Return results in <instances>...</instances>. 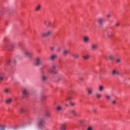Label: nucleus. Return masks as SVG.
<instances>
[{"instance_id":"obj_1","label":"nucleus","mask_w":130,"mask_h":130,"mask_svg":"<svg viewBox=\"0 0 130 130\" xmlns=\"http://www.w3.org/2000/svg\"><path fill=\"white\" fill-rule=\"evenodd\" d=\"M35 66H36V67H40V66H42V62H41V58L38 57L36 58Z\"/></svg>"},{"instance_id":"obj_2","label":"nucleus","mask_w":130,"mask_h":130,"mask_svg":"<svg viewBox=\"0 0 130 130\" xmlns=\"http://www.w3.org/2000/svg\"><path fill=\"white\" fill-rule=\"evenodd\" d=\"M51 34H52V31L50 30H47L45 32H43L42 33V35L43 37H49V36L51 35Z\"/></svg>"},{"instance_id":"obj_3","label":"nucleus","mask_w":130,"mask_h":130,"mask_svg":"<svg viewBox=\"0 0 130 130\" xmlns=\"http://www.w3.org/2000/svg\"><path fill=\"white\" fill-rule=\"evenodd\" d=\"M38 126L40 128H43L44 127V120L43 119H40L38 122Z\"/></svg>"},{"instance_id":"obj_4","label":"nucleus","mask_w":130,"mask_h":130,"mask_svg":"<svg viewBox=\"0 0 130 130\" xmlns=\"http://www.w3.org/2000/svg\"><path fill=\"white\" fill-rule=\"evenodd\" d=\"M104 21V17H100L98 20V23L100 26H103Z\"/></svg>"},{"instance_id":"obj_5","label":"nucleus","mask_w":130,"mask_h":130,"mask_svg":"<svg viewBox=\"0 0 130 130\" xmlns=\"http://www.w3.org/2000/svg\"><path fill=\"white\" fill-rule=\"evenodd\" d=\"M62 55L64 56L65 57L68 56L70 53V50L68 49H64L62 51Z\"/></svg>"},{"instance_id":"obj_6","label":"nucleus","mask_w":130,"mask_h":130,"mask_svg":"<svg viewBox=\"0 0 130 130\" xmlns=\"http://www.w3.org/2000/svg\"><path fill=\"white\" fill-rule=\"evenodd\" d=\"M22 94L24 97H29V92H28V89L27 88L23 89Z\"/></svg>"},{"instance_id":"obj_7","label":"nucleus","mask_w":130,"mask_h":130,"mask_svg":"<svg viewBox=\"0 0 130 130\" xmlns=\"http://www.w3.org/2000/svg\"><path fill=\"white\" fill-rule=\"evenodd\" d=\"M24 55L27 57H31V56H33V53L25 51H24Z\"/></svg>"},{"instance_id":"obj_8","label":"nucleus","mask_w":130,"mask_h":130,"mask_svg":"<svg viewBox=\"0 0 130 130\" xmlns=\"http://www.w3.org/2000/svg\"><path fill=\"white\" fill-rule=\"evenodd\" d=\"M94 93V89L92 87H89L87 89V94L88 95H92Z\"/></svg>"},{"instance_id":"obj_9","label":"nucleus","mask_w":130,"mask_h":130,"mask_svg":"<svg viewBox=\"0 0 130 130\" xmlns=\"http://www.w3.org/2000/svg\"><path fill=\"white\" fill-rule=\"evenodd\" d=\"M83 40L85 43H88L90 41V38L88 36H84Z\"/></svg>"},{"instance_id":"obj_10","label":"nucleus","mask_w":130,"mask_h":130,"mask_svg":"<svg viewBox=\"0 0 130 130\" xmlns=\"http://www.w3.org/2000/svg\"><path fill=\"white\" fill-rule=\"evenodd\" d=\"M91 50H96L98 48V45L96 44H92L90 46Z\"/></svg>"},{"instance_id":"obj_11","label":"nucleus","mask_w":130,"mask_h":130,"mask_svg":"<svg viewBox=\"0 0 130 130\" xmlns=\"http://www.w3.org/2000/svg\"><path fill=\"white\" fill-rule=\"evenodd\" d=\"M70 113L72 115H73V116H77V115H78V113L77 112L76 110L74 109H72L71 110H70Z\"/></svg>"},{"instance_id":"obj_12","label":"nucleus","mask_w":130,"mask_h":130,"mask_svg":"<svg viewBox=\"0 0 130 130\" xmlns=\"http://www.w3.org/2000/svg\"><path fill=\"white\" fill-rule=\"evenodd\" d=\"M112 76H115V75H120V73L118 72L116 69H114L112 71Z\"/></svg>"},{"instance_id":"obj_13","label":"nucleus","mask_w":130,"mask_h":130,"mask_svg":"<svg viewBox=\"0 0 130 130\" xmlns=\"http://www.w3.org/2000/svg\"><path fill=\"white\" fill-rule=\"evenodd\" d=\"M56 58H57V55L55 54L51 55L49 57V59L52 61L54 60Z\"/></svg>"},{"instance_id":"obj_14","label":"nucleus","mask_w":130,"mask_h":130,"mask_svg":"<svg viewBox=\"0 0 130 130\" xmlns=\"http://www.w3.org/2000/svg\"><path fill=\"white\" fill-rule=\"evenodd\" d=\"M113 33L112 31H109L107 33V36L108 38H112L113 37Z\"/></svg>"},{"instance_id":"obj_15","label":"nucleus","mask_w":130,"mask_h":130,"mask_svg":"<svg viewBox=\"0 0 130 130\" xmlns=\"http://www.w3.org/2000/svg\"><path fill=\"white\" fill-rule=\"evenodd\" d=\"M13 101V99L11 98H8L7 99V100L5 101V103L6 104H11Z\"/></svg>"},{"instance_id":"obj_16","label":"nucleus","mask_w":130,"mask_h":130,"mask_svg":"<svg viewBox=\"0 0 130 130\" xmlns=\"http://www.w3.org/2000/svg\"><path fill=\"white\" fill-rule=\"evenodd\" d=\"M72 56L74 59H78L80 57V54L78 53H75L72 54Z\"/></svg>"},{"instance_id":"obj_17","label":"nucleus","mask_w":130,"mask_h":130,"mask_svg":"<svg viewBox=\"0 0 130 130\" xmlns=\"http://www.w3.org/2000/svg\"><path fill=\"white\" fill-rule=\"evenodd\" d=\"M104 90H105V87H104V86H103V85H100L99 86L98 90L100 92H103V91H104Z\"/></svg>"},{"instance_id":"obj_18","label":"nucleus","mask_w":130,"mask_h":130,"mask_svg":"<svg viewBox=\"0 0 130 130\" xmlns=\"http://www.w3.org/2000/svg\"><path fill=\"white\" fill-rule=\"evenodd\" d=\"M40 10H41V5H38L35 8V11H36V12H39V11H40Z\"/></svg>"},{"instance_id":"obj_19","label":"nucleus","mask_w":130,"mask_h":130,"mask_svg":"<svg viewBox=\"0 0 130 130\" xmlns=\"http://www.w3.org/2000/svg\"><path fill=\"white\" fill-rule=\"evenodd\" d=\"M105 96L106 99H107V100L108 101L111 100V96H110L109 94H106Z\"/></svg>"},{"instance_id":"obj_20","label":"nucleus","mask_w":130,"mask_h":130,"mask_svg":"<svg viewBox=\"0 0 130 130\" xmlns=\"http://www.w3.org/2000/svg\"><path fill=\"white\" fill-rule=\"evenodd\" d=\"M90 56L89 54H86L83 56V58L84 59H85V60H87V59H89V58H90Z\"/></svg>"},{"instance_id":"obj_21","label":"nucleus","mask_w":130,"mask_h":130,"mask_svg":"<svg viewBox=\"0 0 130 130\" xmlns=\"http://www.w3.org/2000/svg\"><path fill=\"white\" fill-rule=\"evenodd\" d=\"M42 81H43V82H46V81H47V77L45 75H42Z\"/></svg>"},{"instance_id":"obj_22","label":"nucleus","mask_w":130,"mask_h":130,"mask_svg":"<svg viewBox=\"0 0 130 130\" xmlns=\"http://www.w3.org/2000/svg\"><path fill=\"white\" fill-rule=\"evenodd\" d=\"M45 115H46V117L47 118H50V117L51 115V113H50V112H46L45 113Z\"/></svg>"},{"instance_id":"obj_23","label":"nucleus","mask_w":130,"mask_h":130,"mask_svg":"<svg viewBox=\"0 0 130 130\" xmlns=\"http://www.w3.org/2000/svg\"><path fill=\"white\" fill-rule=\"evenodd\" d=\"M4 92L6 94H9V93H11V89L10 88H6L4 89Z\"/></svg>"},{"instance_id":"obj_24","label":"nucleus","mask_w":130,"mask_h":130,"mask_svg":"<svg viewBox=\"0 0 130 130\" xmlns=\"http://www.w3.org/2000/svg\"><path fill=\"white\" fill-rule=\"evenodd\" d=\"M95 97L97 99H100V98L102 97V94H101V93H96Z\"/></svg>"},{"instance_id":"obj_25","label":"nucleus","mask_w":130,"mask_h":130,"mask_svg":"<svg viewBox=\"0 0 130 130\" xmlns=\"http://www.w3.org/2000/svg\"><path fill=\"white\" fill-rule=\"evenodd\" d=\"M5 80V76L0 75V82H4Z\"/></svg>"},{"instance_id":"obj_26","label":"nucleus","mask_w":130,"mask_h":130,"mask_svg":"<svg viewBox=\"0 0 130 130\" xmlns=\"http://www.w3.org/2000/svg\"><path fill=\"white\" fill-rule=\"evenodd\" d=\"M19 111L20 113H23L25 112V109H24L23 108H20L19 109Z\"/></svg>"},{"instance_id":"obj_27","label":"nucleus","mask_w":130,"mask_h":130,"mask_svg":"<svg viewBox=\"0 0 130 130\" xmlns=\"http://www.w3.org/2000/svg\"><path fill=\"white\" fill-rule=\"evenodd\" d=\"M66 126L65 124H62L60 126L61 130H66Z\"/></svg>"},{"instance_id":"obj_28","label":"nucleus","mask_w":130,"mask_h":130,"mask_svg":"<svg viewBox=\"0 0 130 130\" xmlns=\"http://www.w3.org/2000/svg\"><path fill=\"white\" fill-rule=\"evenodd\" d=\"M108 58L110 60H112L113 59H114V56H113V55H110L108 56Z\"/></svg>"},{"instance_id":"obj_29","label":"nucleus","mask_w":130,"mask_h":130,"mask_svg":"<svg viewBox=\"0 0 130 130\" xmlns=\"http://www.w3.org/2000/svg\"><path fill=\"white\" fill-rule=\"evenodd\" d=\"M11 65V60L8 59L6 61V66H10Z\"/></svg>"},{"instance_id":"obj_30","label":"nucleus","mask_w":130,"mask_h":130,"mask_svg":"<svg viewBox=\"0 0 130 130\" xmlns=\"http://www.w3.org/2000/svg\"><path fill=\"white\" fill-rule=\"evenodd\" d=\"M61 109H62V106H58L57 107V110L58 111H60V110H61Z\"/></svg>"},{"instance_id":"obj_31","label":"nucleus","mask_w":130,"mask_h":130,"mask_svg":"<svg viewBox=\"0 0 130 130\" xmlns=\"http://www.w3.org/2000/svg\"><path fill=\"white\" fill-rule=\"evenodd\" d=\"M46 98H47V95H43L42 96V100H45V99H46Z\"/></svg>"},{"instance_id":"obj_32","label":"nucleus","mask_w":130,"mask_h":130,"mask_svg":"<svg viewBox=\"0 0 130 130\" xmlns=\"http://www.w3.org/2000/svg\"><path fill=\"white\" fill-rule=\"evenodd\" d=\"M73 99V97L72 96H68L67 98L66 99V101L68 100H72Z\"/></svg>"},{"instance_id":"obj_33","label":"nucleus","mask_w":130,"mask_h":130,"mask_svg":"<svg viewBox=\"0 0 130 130\" xmlns=\"http://www.w3.org/2000/svg\"><path fill=\"white\" fill-rule=\"evenodd\" d=\"M56 51L57 52H60V51H61V48H60V47H58L56 49Z\"/></svg>"},{"instance_id":"obj_34","label":"nucleus","mask_w":130,"mask_h":130,"mask_svg":"<svg viewBox=\"0 0 130 130\" xmlns=\"http://www.w3.org/2000/svg\"><path fill=\"white\" fill-rule=\"evenodd\" d=\"M116 61L117 63H119V62L121 61V59H120V58H118L116 60Z\"/></svg>"},{"instance_id":"obj_35","label":"nucleus","mask_w":130,"mask_h":130,"mask_svg":"<svg viewBox=\"0 0 130 130\" xmlns=\"http://www.w3.org/2000/svg\"><path fill=\"white\" fill-rule=\"evenodd\" d=\"M50 49L51 50V51H53L54 50V47L50 46Z\"/></svg>"},{"instance_id":"obj_36","label":"nucleus","mask_w":130,"mask_h":130,"mask_svg":"<svg viewBox=\"0 0 130 130\" xmlns=\"http://www.w3.org/2000/svg\"><path fill=\"white\" fill-rule=\"evenodd\" d=\"M79 122L80 123H84V122H85V120L84 119L80 120H79Z\"/></svg>"},{"instance_id":"obj_37","label":"nucleus","mask_w":130,"mask_h":130,"mask_svg":"<svg viewBox=\"0 0 130 130\" xmlns=\"http://www.w3.org/2000/svg\"><path fill=\"white\" fill-rule=\"evenodd\" d=\"M70 105H71V106H75V105H76V103H72V102H70Z\"/></svg>"},{"instance_id":"obj_38","label":"nucleus","mask_w":130,"mask_h":130,"mask_svg":"<svg viewBox=\"0 0 130 130\" xmlns=\"http://www.w3.org/2000/svg\"><path fill=\"white\" fill-rule=\"evenodd\" d=\"M87 130H93V127H92L91 126H89V127H88Z\"/></svg>"},{"instance_id":"obj_39","label":"nucleus","mask_w":130,"mask_h":130,"mask_svg":"<svg viewBox=\"0 0 130 130\" xmlns=\"http://www.w3.org/2000/svg\"><path fill=\"white\" fill-rule=\"evenodd\" d=\"M112 104H116V101L113 100L112 101Z\"/></svg>"},{"instance_id":"obj_40","label":"nucleus","mask_w":130,"mask_h":130,"mask_svg":"<svg viewBox=\"0 0 130 130\" xmlns=\"http://www.w3.org/2000/svg\"><path fill=\"white\" fill-rule=\"evenodd\" d=\"M115 27H119V23H116Z\"/></svg>"},{"instance_id":"obj_41","label":"nucleus","mask_w":130,"mask_h":130,"mask_svg":"<svg viewBox=\"0 0 130 130\" xmlns=\"http://www.w3.org/2000/svg\"><path fill=\"white\" fill-rule=\"evenodd\" d=\"M107 18H111V14H109L107 15Z\"/></svg>"},{"instance_id":"obj_42","label":"nucleus","mask_w":130,"mask_h":130,"mask_svg":"<svg viewBox=\"0 0 130 130\" xmlns=\"http://www.w3.org/2000/svg\"><path fill=\"white\" fill-rule=\"evenodd\" d=\"M51 22H49L48 23V26H51Z\"/></svg>"},{"instance_id":"obj_43","label":"nucleus","mask_w":130,"mask_h":130,"mask_svg":"<svg viewBox=\"0 0 130 130\" xmlns=\"http://www.w3.org/2000/svg\"><path fill=\"white\" fill-rule=\"evenodd\" d=\"M48 72H49V73H53V71H52V70H49Z\"/></svg>"},{"instance_id":"obj_44","label":"nucleus","mask_w":130,"mask_h":130,"mask_svg":"<svg viewBox=\"0 0 130 130\" xmlns=\"http://www.w3.org/2000/svg\"><path fill=\"white\" fill-rule=\"evenodd\" d=\"M93 112H97V110H96L95 109H93Z\"/></svg>"},{"instance_id":"obj_45","label":"nucleus","mask_w":130,"mask_h":130,"mask_svg":"<svg viewBox=\"0 0 130 130\" xmlns=\"http://www.w3.org/2000/svg\"><path fill=\"white\" fill-rule=\"evenodd\" d=\"M52 68H53V70H55V69L56 68L55 65H53V67Z\"/></svg>"},{"instance_id":"obj_46","label":"nucleus","mask_w":130,"mask_h":130,"mask_svg":"<svg viewBox=\"0 0 130 130\" xmlns=\"http://www.w3.org/2000/svg\"><path fill=\"white\" fill-rule=\"evenodd\" d=\"M52 74H54L55 75H56V74H57V73L56 72L53 71Z\"/></svg>"},{"instance_id":"obj_47","label":"nucleus","mask_w":130,"mask_h":130,"mask_svg":"<svg viewBox=\"0 0 130 130\" xmlns=\"http://www.w3.org/2000/svg\"><path fill=\"white\" fill-rule=\"evenodd\" d=\"M2 129L1 130H5V126H2Z\"/></svg>"},{"instance_id":"obj_48","label":"nucleus","mask_w":130,"mask_h":130,"mask_svg":"<svg viewBox=\"0 0 130 130\" xmlns=\"http://www.w3.org/2000/svg\"><path fill=\"white\" fill-rule=\"evenodd\" d=\"M46 23H47V21H44V24H45V25H46Z\"/></svg>"},{"instance_id":"obj_49","label":"nucleus","mask_w":130,"mask_h":130,"mask_svg":"<svg viewBox=\"0 0 130 130\" xmlns=\"http://www.w3.org/2000/svg\"><path fill=\"white\" fill-rule=\"evenodd\" d=\"M60 80H61V78H59L58 79V81H60Z\"/></svg>"},{"instance_id":"obj_50","label":"nucleus","mask_w":130,"mask_h":130,"mask_svg":"<svg viewBox=\"0 0 130 130\" xmlns=\"http://www.w3.org/2000/svg\"><path fill=\"white\" fill-rule=\"evenodd\" d=\"M14 63H17V60H14Z\"/></svg>"},{"instance_id":"obj_51","label":"nucleus","mask_w":130,"mask_h":130,"mask_svg":"<svg viewBox=\"0 0 130 130\" xmlns=\"http://www.w3.org/2000/svg\"><path fill=\"white\" fill-rule=\"evenodd\" d=\"M81 81H83V79H81Z\"/></svg>"},{"instance_id":"obj_52","label":"nucleus","mask_w":130,"mask_h":130,"mask_svg":"<svg viewBox=\"0 0 130 130\" xmlns=\"http://www.w3.org/2000/svg\"><path fill=\"white\" fill-rule=\"evenodd\" d=\"M1 125H0V128H1Z\"/></svg>"}]
</instances>
